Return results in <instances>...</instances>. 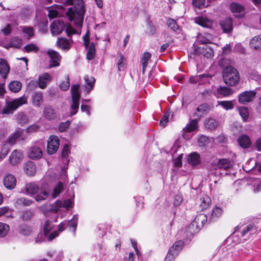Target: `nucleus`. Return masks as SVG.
<instances>
[{"instance_id": "1", "label": "nucleus", "mask_w": 261, "mask_h": 261, "mask_svg": "<svg viewBox=\"0 0 261 261\" xmlns=\"http://www.w3.org/2000/svg\"><path fill=\"white\" fill-rule=\"evenodd\" d=\"M66 3L68 5H73V7L68 8L66 15L71 21H73L77 27H82L83 23L85 8L83 0H66Z\"/></svg>"}, {"instance_id": "2", "label": "nucleus", "mask_w": 261, "mask_h": 261, "mask_svg": "<svg viewBox=\"0 0 261 261\" xmlns=\"http://www.w3.org/2000/svg\"><path fill=\"white\" fill-rule=\"evenodd\" d=\"M25 190L28 194L34 195L38 194L35 196V200L37 202L46 199L49 195V189L47 183L45 182L41 184L30 182L25 186Z\"/></svg>"}, {"instance_id": "3", "label": "nucleus", "mask_w": 261, "mask_h": 261, "mask_svg": "<svg viewBox=\"0 0 261 261\" xmlns=\"http://www.w3.org/2000/svg\"><path fill=\"white\" fill-rule=\"evenodd\" d=\"M207 221V216L204 214L197 215L187 228V233H189L190 239L201 229Z\"/></svg>"}, {"instance_id": "4", "label": "nucleus", "mask_w": 261, "mask_h": 261, "mask_svg": "<svg viewBox=\"0 0 261 261\" xmlns=\"http://www.w3.org/2000/svg\"><path fill=\"white\" fill-rule=\"evenodd\" d=\"M223 77L224 83L230 86L236 85L240 80V75L237 70L231 66H227L224 68Z\"/></svg>"}, {"instance_id": "5", "label": "nucleus", "mask_w": 261, "mask_h": 261, "mask_svg": "<svg viewBox=\"0 0 261 261\" xmlns=\"http://www.w3.org/2000/svg\"><path fill=\"white\" fill-rule=\"evenodd\" d=\"M27 102V97L24 95L19 98L13 99L12 101L6 102L5 106L3 109V114H9L12 113L19 107Z\"/></svg>"}, {"instance_id": "6", "label": "nucleus", "mask_w": 261, "mask_h": 261, "mask_svg": "<svg viewBox=\"0 0 261 261\" xmlns=\"http://www.w3.org/2000/svg\"><path fill=\"white\" fill-rule=\"evenodd\" d=\"M71 93L72 103L71 106L70 116H72L78 111L80 105V94L79 93V85H73L71 88Z\"/></svg>"}, {"instance_id": "7", "label": "nucleus", "mask_w": 261, "mask_h": 261, "mask_svg": "<svg viewBox=\"0 0 261 261\" xmlns=\"http://www.w3.org/2000/svg\"><path fill=\"white\" fill-rule=\"evenodd\" d=\"M44 148L43 141H38L32 145L28 149V155L29 158L32 160L39 159L43 155L42 150Z\"/></svg>"}, {"instance_id": "8", "label": "nucleus", "mask_w": 261, "mask_h": 261, "mask_svg": "<svg viewBox=\"0 0 261 261\" xmlns=\"http://www.w3.org/2000/svg\"><path fill=\"white\" fill-rule=\"evenodd\" d=\"M191 54L210 58L214 56V50L211 46L205 45L203 47L195 48L193 50V53H191Z\"/></svg>"}, {"instance_id": "9", "label": "nucleus", "mask_w": 261, "mask_h": 261, "mask_svg": "<svg viewBox=\"0 0 261 261\" xmlns=\"http://www.w3.org/2000/svg\"><path fill=\"white\" fill-rule=\"evenodd\" d=\"M60 144V140L58 137L51 136L47 142V151L49 154H53L57 152Z\"/></svg>"}, {"instance_id": "10", "label": "nucleus", "mask_w": 261, "mask_h": 261, "mask_svg": "<svg viewBox=\"0 0 261 261\" xmlns=\"http://www.w3.org/2000/svg\"><path fill=\"white\" fill-rule=\"evenodd\" d=\"M47 54L50 58L49 67H54L59 66L61 59V56L59 53L55 50L49 49Z\"/></svg>"}, {"instance_id": "11", "label": "nucleus", "mask_w": 261, "mask_h": 261, "mask_svg": "<svg viewBox=\"0 0 261 261\" xmlns=\"http://www.w3.org/2000/svg\"><path fill=\"white\" fill-rule=\"evenodd\" d=\"M65 24L59 19L54 21L50 24V31L53 35H57L61 33L65 29Z\"/></svg>"}, {"instance_id": "12", "label": "nucleus", "mask_w": 261, "mask_h": 261, "mask_svg": "<svg viewBox=\"0 0 261 261\" xmlns=\"http://www.w3.org/2000/svg\"><path fill=\"white\" fill-rule=\"evenodd\" d=\"M257 227L253 224H250L245 226L241 230V235L245 239H249L251 236L256 233Z\"/></svg>"}, {"instance_id": "13", "label": "nucleus", "mask_w": 261, "mask_h": 261, "mask_svg": "<svg viewBox=\"0 0 261 261\" xmlns=\"http://www.w3.org/2000/svg\"><path fill=\"white\" fill-rule=\"evenodd\" d=\"M256 95L254 91H246L238 96L239 101L242 104H245L252 100Z\"/></svg>"}, {"instance_id": "14", "label": "nucleus", "mask_w": 261, "mask_h": 261, "mask_svg": "<svg viewBox=\"0 0 261 261\" xmlns=\"http://www.w3.org/2000/svg\"><path fill=\"white\" fill-rule=\"evenodd\" d=\"M3 184L7 189L12 190L16 186V179L13 174H7L4 176Z\"/></svg>"}, {"instance_id": "15", "label": "nucleus", "mask_w": 261, "mask_h": 261, "mask_svg": "<svg viewBox=\"0 0 261 261\" xmlns=\"http://www.w3.org/2000/svg\"><path fill=\"white\" fill-rule=\"evenodd\" d=\"M232 167L231 161L229 159H220L216 164V169H219L220 170H223L228 171Z\"/></svg>"}, {"instance_id": "16", "label": "nucleus", "mask_w": 261, "mask_h": 261, "mask_svg": "<svg viewBox=\"0 0 261 261\" xmlns=\"http://www.w3.org/2000/svg\"><path fill=\"white\" fill-rule=\"evenodd\" d=\"M23 159V152L19 150H14L9 156V162L12 165L20 163Z\"/></svg>"}, {"instance_id": "17", "label": "nucleus", "mask_w": 261, "mask_h": 261, "mask_svg": "<svg viewBox=\"0 0 261 261\" xmlns=\"http://www.w3.org/2000/svg\"><path fill=\"white\" fill-rule=\"evenodd\" d=\"M187 160L188 164L193 167H195L201 163L200 155L196 152L190 153L187 156Z\"/></svg>"}, {"instance_id": "18", "label": "nucleus", "mask_w": 261, "mask_h": 261, "mask_svg": "<svg viewBox=\"0 0 261 261\" xmlns=\"http://www.w3.org/2000/svg\"><path fill=\"white\" fill-rule=\"evenodd\" d=\"M233 22L230 17H226L220 22L221 28L223 32L226 33L231 32L233 29Z\"/></svg>"}, {"instance_id": "19", "label": "nucleus", "mask_w": 261, "mask_h": 261, "mask_svg": "<svg viewBox=\"0 0 261 261\" xmlns=\"http://www.w3.org/2000/svg\"><path fill=\"white\" fill-rule=\"evenodd\" d=\"M210 110V107L207 103H202L196 109V112L194 113L193 116L195 117L200 118L202 115L207 114Z\"/></svg>"}, {"instance_id": "20", "label": "nucleus", "mask_w": 261, "mask_h": 261, "mask_svg": "<svg viewBox=\"0 0 261 261\" xmlns=\"http://www.w3.org/2000/svg\"><path fill=\"white\" fill-rule=\"evenodd\" d=\"M230 9L232 13H236L237 17L245 14V9L243 6L237 3H232L230 5Z\"/></svg>"}, {"instance_id": "21", "label": "nucleus", "mask_w": 261, "mask_h": 261, "mask_svg": "<svg viewBox=\"0 0 261 261\" xmlns=\"http://www.w3.org/2000/svg\"><path fill=\"white\" fill-rule=\"evenodd\" d=\"M44 234L45 236H48L49 241H51L58 236V232L56 231L53 232L49 234L50 230H51V226H50L49 221H46L43 227Z\"/></svg>"}, {"instance_id": "22", "label": "nucleus", "mask_w": 261, "mask_h": 261, "mask_svg": "<svg viewBox=\"0 0 261 261\" xmlns=\"http://www.w3.org/2000/svg\"><path fill=\"white\" fill-rule=\"evenodd\" d=\"M195 22L204 28H210L213 25V21L204 16H199L195 18Z\"/></svg>"}, {"instance_id": "23", "label": "nucleus", "mask_w": 261, "mask_h": 261, "mask_svg": "<svg viewBox=\"0 0 261 261\" xmlns=\"http://www.w3.org/2000/svg\"><path fill=\"white\" fill-rule=\"evenodd\" d=\"M32 103L36 107H39L43 102L42 93L40 91H36L32 94Z\"/></svg>"}, {"instance_id": "24", "label": "nucleus", "mask_w": 261, "mask_h": 261, "mask_svg": "<svg viewBox=\"0 0 261 261\" xmlns=\"http://www.w3.org/2000/svg\"><path fill=\"white\" fill-rule=\"evenodd\" d=\"M10 67L7 61L2 58H0V75L3 78H6L9 72Z\"/></svg>"}, {"instance_id": "25", "label": "nucleus", "mask_w": 261, "mask_h": 261, "mask_svg": "<svg viewBox=\"0 0 261 261\" xmlns=\"http://www.w3.org/2000/svg\"><path fill=\"white\" fill-rule=\"evenodd\" d=\"M56 45L58 47L64 50H68L71 47V43L69 40L65 38H58Z\"/></svg>"}, {"instance_id": "26", "label": "nucleus", "mask_w": 261, "mask_h": 261, "mask_svg": "<svg viewBox=\"0 0 261 261\" xmlns=\"http://www.w3.org/2000/svg\"><path fill=\"white\" fill-rule=\"evenodd\" d=\"M24 170L29 176H33L36 173V168L32 161H28L24 165Z\"/></svg>"}, {"instance_id": "27", "label": "nucleus", "mask_w": 261, "mask_h": 261, "mask_svg": "<svg viewBox=\"0 0 261 261\" xmlns=\"http://www.w3.org/2000/svg\"><path fill=\"white\" fill-rule=\"evenodd\" d=\"M184 245V242L182 241H176L169 248V251L174 254V255L177 256L178 253L182 250Z\"/></svg>"}, {"instance_id": "28", "label": "nucleus", "mask_w": 261, "mask_h": 261, "mask_svg": "<svg viewBox=\"0 0 261 261\" xmlns=\"http://www.w3.org/2000/svg\"><path fill=\"white\" fill-rule=\"evenodd\" d=\"M51 80L50 75L48 73H45L41 76H40L38 80V85L41 89H45L47 86V83Z\"/></svg>"}, {"instance_id": "29", "label": "nucleus", "mask_w": 261, "mask_h": 261, "mask_svg": "<svg viewBox=\"0 0 261 261\" xmlns=\"http://www.w3.org/2000/svg\"><path fill=\"white\" fill-rule=\"evenodd\" d=\"M43 113L45 118L49 120H54L56 118V113L55 110L50 106H46L44 108Z\"/></svg>"}, {"instance_id": "30", "label": "nucleus", "mask_w": 261, "mask_h": 261, "mask_svg": "<svg viewBox=\"0 0 261 261\" xmlns=\"http://www.w3.org/2000/svg\"><path fill=\"white\" fill-rule=\"evenodd\" d=\"M238 142L239 145L244 148H248L251 144L250 139L246 135H241L238 139Z\"/></svg>"}, {"instance_id": "31", "label": "nucleus", "mask_w": 261, "mask_h": 261, "mask_svg": "<svg viewBox=\"0 0 261 261\" xmlns=\"http://www.w3.org/2000/svg\"><path fill=\"white\" fill-rule=\"evenodd\" d=\"M116 60L118 70L120 71H124L126 65V59L125 57L123 55L120 54L119 57Z\"/></svg>"}, {"instance_id": "32", "label": "nucleus", "mask_w": 261, "mask_h": 261, "mask_svg": "<svg viewBox=\"0 0 261 261\" xmlns=\"http://www.w3.org/2000/svg\"><path fill=\"white\" fill-rule=\"evenodd\" d=\"M84 80L85 81V90L88 93L92 89L95 80L93 77L88 75H85Z\"/></svg>"}, {"instance_id": "33", "label": "nucleus", "mask_w": 261, "mask_h": 261, "mask_svg": "<svg viewBox=\"0 0 261 261\" xmlns=\"http://www.w3.org/2000/svg\"><path fill=\"white\" fill-rule=\"evenodd\" d=\"M250 45L255 49L261 50V34L253 37L250 41Z\"/></svg>"}, {"instance_id": "34", "label": "nucleus", "mask_w": 261, "mask_h": 261, "mask_svg": "<svg viewBox=\"0 0 261 261\" xmlns=\"http://www.w3.org/2000/svg\"><path fill=\"white\" fill-rule=\"evenodd\" d=\"M200 200L201 201L200 206L202 210L206 209L209 206L210 204L211 203V199L207 195H202Z\"/></svg>"}, {"instance_id": "35", "label": "nucleus", "mask_w": 261, "mask_h": 261, "mask_svg": "<svg viewBox=\"0 0 261 261\" xmlns=\"http://www.w3.org/2000/svg\"><path fill=\"white\" fill-rule=\"evenodd\" d=\"M218 125L217 121L211 118L206 119L204 123L205 128L210 130L215 129L218 126Z\"/></svg>"}, {"instance_id": "36", "label": "nucleus", "mask_w": 261, "mask_h": 261, "mask_svg": "<svg viewBox=\"0 0 261 261\" xmlns=\"http://www.w3.org/2000/svg\"><path fill=\"white\" fill-rule=\"evenodd\" d=\"M217 92L218 94L224 97L229 96L233 93V90L231 88L222 86L217 88Z\"/></svg>"}, {"instance_id": "37", "label": "nucleus", "mask_w": 261, "mask_h": 261, "mask_svg": "<svg viewBox=\"0 0 261 261\" xmlns=\"http://www.w3.org/2000/svg\"><path fill=\"white\" fill-rule=\"evenodd\" d=\"M96 53L95 44L93 42H91L89 47L88 48L87 53V59L89 60H92L94 58Z\"/></svg>"}, {"instance_id": "38", "label": "nucleus", "mask_w": 261, "mask_h": 261, "mask_svg": "<svg viewBox=\"0 0 261 261\" xmlns=\"http://www.w3.org/2000/svg\"><path fill=\"white\" fill-rule=\"evenodd\" d=\"M9 88L13 92H18L21 89V83L17 81H12L9 84Z\"/></svg>"}, {"instance_id": "39", "label": "nucleus", "mask_w": 261, "mask_h": 261, "mask_svg": "<svg viewBox=\"0 0 261 261\" xmlns=\"http://www.w3.org/2000/svg\"><path fill=\"white\" fill-rule=\"evenodd\" d=\"M21 132L20 131H16L14 133L12 134L7 140V143L10 145H14L16 140L21 136Z\"/></svg>"}, {"instance_id": "40", "label": "nucleus", "mask_w": 261, "mask_h": 261, "mask_svg": "<svg viewBox=\"0 0 261 261\" xmlns=\"http://www.w3.org/2000/svg\"><path fill=\"white\" fill-rule=\"evenodd\" d=\"M64 190L63 184L61 182H58L57 184L54 189L51 196L53 198L57 197Z\"/></svg>"}, {"instance_id": "41", "label": "nucleus", "mask_w": 261, "mask_h": 261, "mask_svg": "<svg viewBox=\"0 0 261 261\" xmlns=\"http://www.w3.org/2000/svg\"><path fill=\"white\" fill-rule=\"evenodd\" d=\"M198 121L196 119L191 120L186 126L184 129L187 132H191L196 130L198 127Z\"/></svg>"}, {"instance_id": "42", "label": "nucleus", "mask_w": 261, "mask_h": 261, "mask_svg": "<svg viewBox=\"0 0 261 261\" xmlns=\"http://www.w3.org/2000/svg\"><path fill=\"white\" fill-rule=\"evenodd\" d=\"M23 33L28 36L29 39L34 36V29L32 27L22 26L20 27Z\"/></svg>"}, {"instance_id": "43", "label": "nucleus", "mask_w": 261, "mask_h": 261, "mask_svg": "<svg viewBox=\"0 0 261 261\" xmlns=\"http://www.w3.org/2000/svg\"><path fill=\"white\" fill-rule=\"evenodd\" d=\"M34 215V212L32 210H28L22 212L21 218L24 221H30Z\"/></svg>"}, {"instance_id": "44", "label": "nucleus", "mask_w": 261, "mask_h": 261, "mask_svg": "<svg viewBox=\"0 0 261 261\" xmlns=\"http://www.w3.org/2000/svg\"><path fill=\"white\" fill-rule=\"evenodd\" d=\"M10 230L9 225L0 222V238H4L8 234Z\"/></svg>"}, {"instance_id": "45", "label": "nucleus", "mask_w": 261, "mask_h": 261, "mask_svg": "<svg viewBox=\"0 0 261 261\" xmlns=\"http://www.w3.org/2000/svg\"><path fill=\"white\" fill-rule=\"evenodd\" d=\"M238 111L243 121H247L249 118V111L248 109L245 107H241L238 108Z\"/></svg>"}, {"instance_id": "46", "label": "nucleus", "mask_w": 261, "mask_h": 261, "mask_svg": "<svg viewBox=\"0 0 261 261\" xmlns=\"http://www.w3.org/2000/svg\"><path fill=\"white\" fill-rule=\"evenodd\" d=\"M218 105L226 110H232L234 107L232 101H218Z\"/></svg>"}, {"instance_id": "47", "label": "nucleus", "mask_w": 261, "mask_h": 261, "mask_svg": "<svg viewBox=\"0 0 261 261\" xmlns=\"http://www.w3.org/2000/svg\"><path fill=\"white\" fill-rule=\"evenodd\" d=\"M78 221V215H74L71 220L66 222L67 225L70 227H72L74 233L75 234L77 224Z\"/></svg>"}, {"instance_id": "48", "label": "nucleus", "mask_w": 261, "mask_h": 261, "mask_svg": "<svg viewBox=\"0 0 261 261\" xmlns=\"http://www.w3.org/2000/svg\"><path fill=\"white\" fill-rule=\"evenodd\" d=\"M19 233L23 236H28L32 232L31 228L27 225H21L19 227Z\"/></svg>"}, {"instance_id": "49", "label": "nucleus", "mask_w": 261, "mask_h": 261, "mask_svg": "<svg viewBox=\"0 0 261 261\" xmlns=\"http://www.w3.org/2000/svg\"><path fill=\"white\" fill-rule=\"evenodd\" d=\"M33 203L32 200L25 198H19L16 201V204L19 206H30Z\"/></svg>"}, {"instance_id": "50", "label": "nucleus", "mask_w": 261, "mask_h": 261, "mask_svg": "<svg viewBox=\"0 0 261 261\" xmlns=\"http://www.w3.org/2000/svg\"><path fill=\"white\" fill-rule=\"evenodd\" d=\"M39 50V47L33 43L27 44L24 46L23 50L27 53H37Z\"/></svg>"}, {"instance_id": "51", "label": "nucleus", "mask_w": 261, "mask_h": 261, "mask_svg": "<svg viewBox=\"0 0 261 261\" xmlns=\"http://www.w3.org/2000/svg\"><path fill=\"white\" fill-rule=\"evenodd\" d=\"M197 41L202 44H210L212 43L211 37L209 35H200L198 37Z\"/></svg>"}, {"instance_id": "52", "label": "nucleus", "mask_w": 261, "mask_h": 261, "mask_svg": "<svg viewBox=\"0 0 261 261\" xmlns=\"http://www.w3.org/2000/svg\"><path fill=\"white\" fill-rule=\"evenodd\" d=\"M167 25L171 29V30L174 32H176L179 29V26L178 24L177 23L176 21L173 19H168L167 21Z\"/></svg>"}, {"instance_id": "53", "label": "nucleus", "mask_w": 261, "mask_h": 261, "mask_svg": "<svg viewBox=\"0 0 261 261\" xmlns=\"http://www.w3.org/2000/svg\"><path fill=\"white\" fill-rule=\"evenodd\" d=\"M222 210L221 208L216 207L214 208L211 214V219L214 220L219 217L222 214Z\"/></svg>"}, {"instance_id": "54", "label": "nucleus", "mask_w": 261, "mask_h": 261, "mask_svg": "<svg viewBox=\"0 0 261 261\" xmlns=\"http://www.w3.org/2000/svg\"><path fill=\"white\" fill-rule=\"evenodd\" d=\"M70 148L68 144L64 145L62 151V156L64 160H66V162L68 163L69 160L67 159V157L70 153Z\"/></svg>"}, {"instance_id": "55", "label": "nucleus", "mask_w": 261, "mask_h": 261, "mask_svg": "<svg viewBox=\"0 0 261 261\" xmlns=\"http://www.w3.org/2000/svg\"><path fill=\"white\" fill-rule=\"evenodd\" d=\"M70 86L69 76L68 75L66 76V81H63L59 85L60 88L62 91H67Z\"/></svg>"}, {"instance_id": "56", "label": "nucleus", "mask_w": 261, "mask_h": 261, "mask_svg": "<svg viewBox=\"0 0 261 261\" xmlns=\"http://www.w3.org/2000/svg\"><path fill=\"white\" fill-rule=\"evenodd\" d=\"M9 151V147L6 144L4 145L0 152V161H2L5 158Z\"/></svg>"}, {"instance_id": "57", "label": "nucleus", "mask_w": 261, "mask_h": 261, "mask_svg": "<svg viewBox=\"0 0 261 261\" xmlns=\"http://www.w3.org/2000/svg\"><path fill=\"white\" fill-rule=\"evenodd\" d=\"M70 124V122L68 120L65 122H62L60 123L58 127V130L60 132H65L67 128L69 127Z\"/></svg>"}, {"instance_id": "58", "label": "nucleus", "mask_w": 261, "mask_h": 261, "mask_svg": "<svg viewBox=\"0 0 261 261\" xmlns=\"http://www.w3.org/2000/svg\"><path fill=\"white\" fill-rule=\"evenodd\" d=\"M151 54L149 52H146L144 54L143 56L141 58V63L142 66H147L148 63V60L151 58Z\"/></svg>"}, {"instance_id": "59", "label": "nucleus", "mask_w": 261, "mask_h": 261, "mask_svg": "<svg viewBox=\"0 0 261 261\" xmlns=\"http://www.w3.org/2000/svg\"><path fill=\"white\" fill-rule=\"evenodd\" d=\"M169 115L170 113L168 112H167L165 113V114L163 115L160 122V124L161 126L163 127H165L166 126V123L169 121Z\"/></svg>"}, {"instance_id": "60", "label": "nucleus", "mask_w": 261, "mask_h": 261, "mask_svg": "<svg viewBox=\"0 0 261 261\" xmlns=\"http://www.w3.org/2000/svg\"><path fill=\"white\" fill-rule=\"evenodd\" d=\"M147 26L148 28L149 34L151 35H153L155 34L156 29L153 24L150 20H147Z\"/></svg>"}, {"instance_id": "61", "label": "nucleus", "mask_w": 261, "mask_h": 261, "mask_svg": "<svg viewBox=\"0 0 261 261\" xmlns=\"http://www.w3.org/2000/svg\"><path fill=\"white\" fill-rule=\"evenodd\" d=\"M205 0H193L192 4L196 8H200L205 4Z\"/></svg>"}, {"instance_id": "62", "label": "nucleus", "mask_w": 261, "mask_h": 261, "mask_svg": "<svg viewBox=\"0 0 261 261\" xmlns=\"http://www.w3.org/2000/svg\"><path fill=\"white\" fill-rule=\"evenodd\" d=\"M198 142L200 146H204L208 142V138L204 136H201L199 138Z\"/></svg>"}, {"instance_id": "63", "label": "nucleus", "mask_w": 261, "mask_h": 261, "mask_svg": "<svg viewBox=\"0 0 261 261\" xmlns=\"http://www.w3.org/2000/svg\"><path fill=\"white\" fill-rule=\"evenodd\" d=\"M182 154L179 155L174 161V165L175 167H180L182 166Z\"/></svg>"}, {"instance_id": "64", "label": "nucleus", "mask_w": 261, "mask_h": 261, "mask_svg": "<svg viewBox=\"0 0 261 261\" xmlns=\"http://www.w3.org/2000/svg\"><path fill=\"white\" fill-rule=\"evenodd\" d=\"M59 13L57 10L55 9H49L48 10V17L50 18H54L56 17Z\"/></svg>"}]
</instances>
